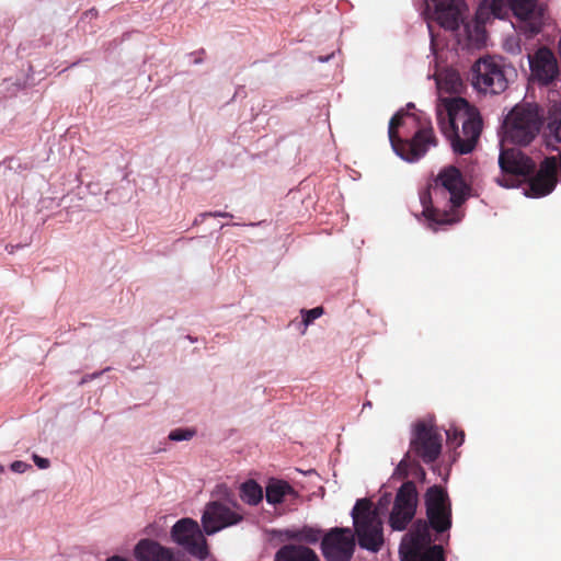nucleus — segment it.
I'll return each instance as SVG.
<instances>
[{
  "instance_id": "nucleus-1",
  "label": "nucleus",
  "mask_w": 561,
  "mask_h": 561,
  "mask_svg": "<svg viewBox=\"0 0 561 561\" xmlns=\"http://www.w3.org/2000/svg\"><path fill=\"white\" fill-rule=\"evenodd\" d=\"M470 194V186L466 183L461 171L455 165L443 168L434 183L421 195L423 216L428 226L453 225L459 221L457 208L460 207Z\"/></svg>"
},
{
  "instance_id": "nucleus-2",
  "label": "nucleus",
  "mask_w": 561,
  "mask_h": 561,
  "mask_svg": "<svg viewBox=\"0 0 561 561\" xmlns=\"http://www.w3.org/2000/svg\"><path fill=\"white\" fill-rule=\"evenodd\" d=\"M436 115L439 129L454 152L467 154L476 148L483 122L474 105L460 96L447 98L437 106Z\"/></svg>"
},
{
  "instance_id": "nucleus-3",
  "label": "nucleus",
  "mask_w": 561,
  "mask_h": 561,
  "mask_svg": "<svg viewBox=\"0 0 561 561\" xmlns=\"http://www.w3.org/2000/svg\"><path fill=\"white\" fill-rule=\"evenodd\" d=\"M543 115L536 103H518L505 116L503 128L505 140L518 145H529L539 134Z\"/></svg>"
},
{
  "instance_id": "nucleus-4",
  "label": "nucleus",
  "mask_w": 561,
  "mask_h": 561,
  "mask_svg": "<svg viewBox=\"0 0 561 561\" xmlns=\"http://www.w3.org/2000/svg\"><path fill=\"white\" fill-rule=\"evenodd\" d=\"M354 537H357L360 548L370 552H379L383 546V528L377 508L368 499L357 500L352 510Z\"/></svg>"
},
{
  "instance_id": "nucleus-5",
  "label": "nucleus",
  "mask_w": 561,
  "mask_h": 561,
  "mask_svg": "<svg viewBox=\"0 0 561 561\" xmlns=\"http://www.w3.org/2000/svg\"><path fill=\"white\" fill-rule=\"evenodd\" d=\"M408 114L399 111L389 122L388 136L396 153L402 159L413 162L423 157L430 146H436L437 139L431 125L420 127L410 140L401 139L398 135V128L403 123V117Z\"/></svg>"
},
{
  "instance_id": "nucleus-6",
  "label": "nucleus",
  "mask_w": 561,
  "mask_h": 561,
  "mask_svg": "<svg viewBox=\"0 0 561 561\" xmlns=\"http://www.w3.org/2000/svg\"><path fill=\"white\" fill-rule=\"evenodd\" d=\"M502 178L497 183L504 187L517 186L528 179L536 170L535 161L517 148H502L499 156Z\"/></svg>"
},
{
  "instance_id": "nucleus-7",
  "label": "nucleus",
  "mask_w": 561,
  "mask_h": 561,
  "mask_svg": "<svg viewBox=\"0 0 561 561\" xmlns=\"http://www.w3.org/2000/svg\"><path fill=\"white\" fill-rule=\"evenodd\" d=\"M472 84L480 92L500 94L507 89L508 81L501 60L486 56L472 66Z\"/></svg>"
},
{
  "instance_id": "nucleus-8",
  "label": "nucleus",
  "mask_w": 561,
  "mask_h": 561,
  "mask_svg": "<svg viewBox=\"0 0 561 561\" xmlns=\"http://www.w3.org/2000/svg\"><path fill=\"white\" fill-rule=\"evenodd\" d=\"M442 435L433 424L419 421L413 427L408 453L425 463H432L442 454Z\"/></svg>"
},
{
  "instance_id": "nucleus-9",
  "label": "nucleus",
  "mask_w": 561,
  "mask_h": 561,
  "mask_svg": "<svg viewBox=\"0 0 561 561\" xmlns=\"http://www.w3.org/2000/svg\"><path fill=\"white\" fill-rule=\"evenodd\" d=\"M427 523L437 534L451 527V503L446 490L440 485L427 489L424 495Z\"/></svg>"
},
{
  "instance_id": "nucleus-10",
  "label": "nucleus",
  "mask_w": 561,
  "mask_h": 561,
  "mask_svg": "<svg viewBox=\"0 0 561 561\" xmlns=\"http://www.w3.org/2000/svg\"><path fill=\"white\" fill-rule=\"evenodd\" d=\"M198 523L192 518H181L171 529L172 540L190 554L202 560L208 556L207 541Z\"/></svg>"
},
{
  "instance_id": "nucleus-11",
  "label": "nucleus",
  "mask_w": 561,
  "mask_h": 561,
  "mask_svg": "<svg viewBox=\"0 0 561 561\" xmlns=\"http://www.w3.org/2000/svg\"><path fill=\"white\" fill-rule=\"evenodd\" d=\"M356 541L350 527H334L323 535L321 551L327 561H351Z\"/></svg>"
},
{
  "instance_id": "nucleus-12",
  "label": "nucleus",
  "mask_w": 561,
  "mask_h": 561,
  "mask_svg": "<svg viewBox=\"0 0 561 561\" xmlns=\"http://www.w3.org/2000/svg\"><path fill=\"white\" fill-rule=\"evenodd\" d=\"M417 490L412 481L404 482L398 490L389 525L393 530H404L414 518L417 507Z\"/></svg>"
},
{
  "instance_id": "nucleus-13",
  "label": "nucleus",
  "mask_w": 561,
  "mask_h": 561,
  "mask_svg": "<svg viewBox=\"0 0 561 561\" xmlns=\"http://www.w3.org/2000/svg\"><path fill=\"white\" fill-rule=\"evenodd\" d=\"M232 510L220 501L209 502L202 515V526L204 533L208 536L214 535L227 527L239 524L243 520V514L240 506L234 504Z\"/></svg>"
},
{
  "instance_id": "nucleus-14",
  "label": "nucleus",
  "mask_w": 561,
  "mask_h": 561,
  "mask_svg": "<svg viewBox=\"0 0 561 561\" xmlns=\"http://www.w3.org/2000/svg\"><path fill=\"white\" fill-rule=\"evenodd\" d=\"M529 67L533 78L541 85H549L560 75L558 60L547 46L539 47L529 56Z\"/></svg>"
},
{
  "instance_id": "nucleus-15",
  "label": "nucleus",
  "mask_w": 561,
  "mask_h": 561,
  "mask_svg": "<svg viewBox=\"0 0 561 561\" xmlns=\"http://www.w3.org/2000/svg\"><path fill=\"white\" fill-rule=\"evenodd\" d=\"M558 159L557 157H547L540 163L539 170L529 179V190L533 197H542L550 194L558 182Z\"/></svg>"
},
{
  "instance_id": "nucleus-16",
  "label": "nucleus",
  "mask_w": 561,
  "mask_h": 561,
  "mask_svg": "<svg viewBox=\"0 0 561 561\" xmlns=\"http://www.w3.org/2000/svg\"><path fill=\"white\" fill-rule=\"evenodd\" d=\"M510 8L518 20L528 23L531 33L537 34L541 31L545 9L539 4V0H510Z\"/></svg>"
},
{
  "instance_id": "nucleus-17",
  "label": "nucleus",
  "mask_w": 561,
  "mask_h": 561,
  "mask_svg": "<svg viewBox=\"0 0 561 561\" xmlns=\"http://www.w3.org/2000/svg\"><path fill=\"white\" fill-rule=\"evenodd\" d=\"M436 20L446 30L456 31L463 22V0H434Z\"/></svg>"
},
{
  "instance_id": "nucleus-18",
  "label": "nucleus",
  "mask_w": 561,
  "mask_h": 561,
  "mask_svg": "<svg viewBox=\"0 0 561 561\" xmlns=\"http://www.w3.org/2000/svg\"><path fill=\"white\" fill-rule=\"evenodd\" d=\"M430 528L431 526L426 520H416L408 535L409 539L403 541L400 552L407 558L408 556H417L419 552L432 547Z\"/></svg>"
},
{
  "instance_id": "nucleus-19",
  "label": "nucleus",
  "mask_w": 561,
  "mask_h": 561,
  "mask_svg": "<svg viewBox=\"0 0 561 561\" xmlns=\"http://www.w3.org/2000/svg\"><path fill=\"white\" fill-rule=\"evenodd\" d=\"M134 554L138 561H190L151 539H141L136 545Z\"/></svg>"
},
{
  "instance_id": "nucleus-20",
  "label": "nucleus",
  "mask_w": 561,
  "mask_h": 561,
  "mask_svg": "<svg viewBox=\"0 0 561 561\" xmlns=\"http://www.w3.org/2000/svg\"><path fill=\"white\" fill-rule=\"evenodd\" d=\"M265 496L268 504L277 505L287 499H298V492L286 481L271 479L265 489Z\"/></svg>"
},
{
  "instance_id": "nucleus-21",
  "label": "nucleus",
  "mask_w": 561,
  "mask_h": 561,
  "mask_svg": "<svg viewBox=\"0 0 561 561\" xmlns=\"http://www.w3.org/2000/svg\"><path fill=\"white\" fill-rule=\"evenodd\" d=\"M275 556L277 561H320L311 548L302 545H285Z\"/></svg>"
},
{
  "instance_id": "nucleus-22",
  "label": "nucleus",
  "mask_w": 561,
  "mask_h": 561,
  "mask_svg": "<svg viewBox=\"0 0 561 561\" xmlns=\"http://www.w3.org/2000/svg\"><path fill=\"white\" fill-rule=\"evenodd\" d=\"M287 539L298 542L314 545L320 539L322 540V530L311 526H304L301 528L287 529L285 531Z\"/></svg>"
},
{
  "instance_id": "nucleus-23",
  "label": "nucleus",
  "mask_w": 561,
  "mask_h": 561,
  "mask_svg": "<svg viewBox=\"0 0 561 561\" xmlns=\"http://www.w3.org/2000/svg\"><path fill=\"white\" fill-rule=\"evenodd\" d=\"M240 497L249 505H257L263 500V489L254 480H248L240 486Z\"/></svg>"
},
{
  "instance_id": "nucleus-24",
  "label": "nucleus",
  "mask_w": 561,
  "mask_h": 561,
  "mask_svg": "<svg viewBox=\"0 0 561 561\" xmlns=\"http://www.w3.org/2000/svg\"><path fill=\"white\" fill-rule=\"evenodd\" d=\"M402 561H445L444 551L440 546L434 545L417 556H403Z\"/></svg>"
},
{
  "instance_id": "nucleus-25",
  "label": "nucleus",
  "mask_w": 561,
  "mask_h": 561,
  "mask_svg": "<svg viewBox=\"0 0 561 561\" xmlns=\"http://www.w3.org/2000/svg\"><path fill=\"white\" fill-rule=\"evenodd\" d=\"M489 9L494 18L503 19L511 11L510 0H491Z\"/></svg>"
},
{
  "instance_id": "nucleus-26",
  "label": "nucleus",
  "mask_w": 561,
  "mask_h": 561,
  "mask_svg": "<svg viewBox=\"0 0 561 561\" xmlns=\"http://www.w3.org/2000/svg\"><path fill=\"white\" fill-rule=\"evenodd\" d=\"M411 455L407 453L403 459L397 466L393 474L401 479L407 478L411 472Z\"/></svg>"
},
{
  "instance_id": "nucleus-27",
  "label": "nucleus",
  "mask_w": 561,
  "mask_h": 561,
  "mask_svg": "<svg viewBox=\"0 0 561 561\" xmlns=\"http://www.w3.org/2000/svg\"><path fill=\"white\" fill-rule=\"evenodd\" d=\"M195 435V431L188 428H176L171 431L169 438L174 442L188 440Z\"/></svg>"
},
{
  "instance_id": "nucleus-28",
  "label": "nucleus",
  "mask_w": 561,
  "mask_h": 561,
  "mask_svg": "<svg viewBox=\"0 0 561 561\" xmlns=\"http://www.w3.org/2000/svg\"><path fill=\"white\" fill-rule=\"evenodd\" d=\"M304 313V323L306 325H309L312 323L316 319L321 317L323 314V308L322 307H316L310 310L302 311Z\"/></svg>"
},
{
  "instance_id": "nucleus-29",
  "label": "nucleus",
  "mask_w": 561,
  "mask_h": 561,
  "mask_svg": "<svg viewBox=\"0 0 561 561\" xmlns=\"http://www.w3.org/2000/svg\"><path fill=\"white\" fill-rule=\"evenodd\" d=\"M448 440L455 442L456 446H460L465 440V433L461 430H449L446 432Z\"/></svg>"
},
{
  "instance_id": "nucleus-30",
  "label": "nucleus",
  "mask_w": 561,
  "mask_h": 561,
  "mask_svg": "<svg viewBox=\"0 0 561 561\" xmlns=\"http://www.w3.org/2000/svg\"><path fill=\"white\" fill-rule=\"evenodd\" d=\"M415 478L420 479L421 481L425 480L426 472L423 469V467L420 465V462L416 459H412L411 461V472Z\"/></svg>"
},
{
  "instance_id": "nucleus-31",
  "label": "nucleus",
  "mask_w": 561,
  "mask_h": 561,
  "mask_svg": "<svg viewBox=\"0 0 561 561\" xmlns=\"http://www.w3.org/2000/svg\"><path fill=\"white\" fill-rule=\"evenodd\" d=\"M548 128L557 140L561 142V122H548Z\"/></svg>"
},
{
  "instance_id": "nucleus-32",
  "label": "nucleus",
  "mask_w": 561,
  "mask_h": 561,
  "mask_svg": "<svg viewBox=\"0 0 561 561\" xmlns=\"http://www.w3.org/2000/svg\"><path fill=\"white\" fill-rule=\"evenodd\" d=\"M549 122H561V104H556L549 112Z\"/></svg>"
},
{
  "instance_id": "nucleus-33",
  "label": "nucleus",
  "mask_w": 561,
  "mask_h": 561,
  "mask_svg": "<svg viewBox=\"0 0 561 561\" xmlns=\"http://www.w3.org/2000/svg\"><path fill=\"white\" fill-rule=\"evenodd\" d=\"M11 470L14 471V472H18V473H23L25 472L28 468H31V466L24 461H21V460H16V461H13L10 466Z\"/></svg>"
},
{
  "instance_id": "nucleus-34",
  "label": "nucleus",
  "mask_w": 561,
  "mask_h": 561,
  "mask_svg": "<svg viewBox=\"0 0 561 561\" xmlns=\"http://www.w3.org/2000/svg\"><path fill=\"white\" fill-rule=\"evenodd\" d=\"M33 461L39 469H47L50 465L47 458L39 457L38 455H33Z\"/></svg>"
},
{
  "instance_id": "nucleus-35",
  "label": "nucleus",
  "mask_w": 561,
  "mask_h": 561,
  "mask_svg": "<svg viewBox=\"0 0 561 561\" xmlns=\"http://www.w3.org/2000/svg\"><path fill=\"white\" fill-rule=\"evenodd\" d=\"M202 217H206V216H210V217H224V218H231L232 215L229 214V213H225V211H209V213H204L201 215Z\"/></svg>"
},
{
  "instance_id": "nucleus-36",
  "label": "nucleus",
  "mask_w": 561,
  "mask_h": 561,
  "mask_svg": "<svg viewBox=\"0 0 561 561\" xmlns=\"http://www.w3.org/2000/svg\"><path fill=\"white\" fill-rule=\"evenodd\" d=\"M102 373H95V374H92V375H87L82 378L81 382L80 383H85L88 382L89 380H92L94 378H96L98 376H100Z\"/></svg>"
},
{
  "instance_id": "nucleus-37",
  "label": "nucleus",
  "mask_w": 561,
  "mask_h": 561,
  "mask_svg": "<svg viewBox=\"0 0 561 561\" xmlns=\"http://www.w3.org/2000/svg\"><path fill=\"white\" fill-rule=\"evenodd\" d=\"M389 501H390V495L386 494V495H383V496L380 499V501H379V505L387 504V503H389Z\"/></svg>"
},
{
  "instance_id": "nucleus-38",
  "label": "nucleus",
  "mask_w": 561,
  "mask_h": 561,
  "mask_svg": "<svg viewBox=\"0 0 561 561\" xmlns=\"http://www.w3.org/2000/svg\"><path fill=\"white\" fill-rule=\"evenodd\" d=\"M408 107H409V108H413V107H414V104H413V103H409V104H408Z\"/></svg>"
},
{
  "instance_id": "nucleus-39",
  "label": "nucleus",
  "mask_w": 561,
  "mask_h": 561,
  "mask_svg": "<svg viewBox=\"0 0 561 561\" xmlns=\"http://www.w3.org/2000/svg\"><path fill=\"white\" fill-rule=\"evenodd\" d=\"M275 561H277V559L275 558Z\"/></svg>"
}]
</instances>
